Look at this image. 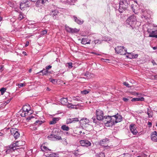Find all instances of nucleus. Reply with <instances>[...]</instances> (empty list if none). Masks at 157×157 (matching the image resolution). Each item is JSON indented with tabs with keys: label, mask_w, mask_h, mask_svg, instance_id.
<instances>
[{
	"label": "nucleus",
	"mask_w": 157,
	"mask_h": 157,
	"mask_svg": "<svg viewBox=\"0 0 157 157\" xmlns=\"http://www.w3.org/2000/svg\"><path fill=\"white\" fill-rule=\"evenodd\" d=\"M122 118V116L117 113L113 116H104L101 120L103 121L105 126L110 127L121 121Z\"/></svg>",
	"instance_id": "nucleus-1"
},
{
	"label": "nucleus",
	"mask_w": 157,
	"mask_h": 157,
	"mask_svg": "<svg viewBox=\"0 0 157 157\" xmlns=\"http://www.w3.org/2000/svg\"><path fill=\"white\" fill-rule=\"evenodd\" d=\"M25 144V142L22 141L16 142L15 143L10 145L9 147H7V149L6 151V152L7 154L17 149L15 148L16 147H19L20 146L24 145Z\"/></svg>",
	"instance_id": "nucleus-2"
},
{
	"label": "nucleus",
	"mask_w": 157,
	"mask_h": 157,
	"mask_svg": "<svg viewBox=\"0 0 157 157\" xmlns=\"http://www.w3.org/2000/svg\"><path fill=\"white\" fill-rule=\"evenodd\" d=\"M128 3L127 0H120L119 11L122 13L128 7Z\"/></svg>",
	"instance_id": "nucleus-3"
},
{
	"label": "nucleus",
	"mask_w": 157,
	"mask_h": 157,
	"mask_svg": "<svg viewBox=\"0 0 157 157\" xmlns=\"http://www.w3.org/2000/svg\"><path fill=\"white\" fill-rule=\"evenodd\" d=\"M136 17L133 15L130 16L126 20V24L132 26L136 24Z\"/></svg>",
	"instance_id": "nucleus-4"
},
{
	"label": "nucleus",
	"mask_w": 157,
	"mask_h": 157,
	"mask_svg": "<svg viewBox=\"0 0 157 157\" xmlns=\"http://www.w3.org/2000/svg\"><path fill=\"white\" fill-rule=\"evenodd\" d=\"M116 52L117 54L124 55L126 53V50L124 47L117 46L115 48Z\"/></svg>",
	"instance_id": "nucleus-5"
},
{
	"label": "nucleus",
	"mask_w": 157,
	"mask_h": 157,
	"mask_svg": "<svg viewBox=\"0 0 157 157\" xmlns=\"http://www.w3.org/2000/svg\"><path fill=\"white\" fill-rule=\"evenodd\" d=\"M109 140L107 138H105L100 142V144L102 146L104 147V148L108 149L110 148V146H108Z\"/></svg>",
	"instance_id": "nucleus-6"
},
{
	"label": "nucleus",
	"mask_w": 157,
	"mask_h": 157,
	"mask_svg": "<svg viewBox=\"0 0 157 157\" xmlns=\"http://www.w3.org/2000/svg\"><path fill=\"white\" fill-rule=\"evenodd\" d=\"M96 113L97 119L98 120H101L104 117L103 112L99 109H98L96 111Z\"/></svg>",
	"instance_id": "nucleus-7"
},
{
	"label": "nucleus",
	"mask_w": 157,
	"mask_h": 157,
	"mask_svg": "<svg viewBox=\"0 0 157 157\" xmlns=\"http://www.w3.org/2000/svg\"><path fill=\"white\" fill-rule=\"evenodd\" d=\"M65 29L67 32L71 33H78L79 31V29L76 28L73 29L66 25L65 26Z\"/></svg>",
	"instance_id": "nucleus-8"
},
{
	"label": "nucleus",
	"mask_w": 157,
	"mask_h": 157,
	"mask_svg": "<svg viewBox=\"0 0 157 157\" xmlns=\"http://www.w3.org/2000/svg\"><path fill=\"white\" fill-rule=\"evenodd\" d=\"M12 135H13L15 139H17L20 136V134L17 129L15 128H12L10 130Z\"/></svg>",
	"instance_id": "nucleus-9"
},
{
	"label": "nucleus",
	"mask_w": 157,
	"mask_h": 157,
	"mask_svg": "<svg viewBox=\"0 0 157 157\" xmlns=\"http://www.w3.org/2000/svg\"><path fill=\"white\" fill-rule=\"evenodd\" d=\"M80 144L82 146L88 147L91 146V143L88 140H81L80 141Z\"/></svg>",
	"instance_id": "nucleus-10"
},
{
	"label": "nucleus",
	"mask_w": 157,
	"mask_h": 157,
	"mask_svg": "<svg viewBox=\"0 0 157 157\" xmlns=\"http://www.w3.org/2000/svg\"><path fill=\"white\" fill-rule=\"evenodd\" d=\"M129 128L131 132L133 135H136L138 132L136 129V126L134 124H131L129 126Z\"/></svg>",
	"instance_id": "nucleus-11"
},
{
	"label": "nucleus",
	"mask_w": 157,
	"mask_h": 157,
	"mask_svg": "<svg viewBox=\"0 0 157 157\" xmlns=\"http://www.w3.org/2000/svg\"><path fill=\"white\" fill-rule=\"evenodd\" d=\"M48 138L50 140H53L54 139H56L57 140H60L62 139L61 137L59 135H51L48 136Z\"/></svg>",
	"instance_id": "nucleus-12"
},
{
	"label": "nucleus",
	"mask_w": 157,
	"mask_h": 157,
	"mask_svg": "<svg viewBox=\"0 0 157 157\" xmlns=\"http://www.w3.org/2000/svg\"><path fill=\"white\" fill-rule=\"evenodd\" d=\"M149 36L157 38V27H155V30L152 31L150 33Z\"/></svg>",
	"instance_id": "nucleus-13"
},
{
	"label": "nucleus",
	"mask_w": 157,
	"mask_h": 157,
	"mask_svg": "<svg viewBox=\"0 0 157 157\" xmlns=\"http://www.w3.org/2000/svg\"><path fill=\"white\" fill-rule=\"evenodd\" d=\"M89 123V120L86 118H83L81 120L80 123L83 126H85Z\"/></svg>",
	"instance_id": "nucleus-14"
},
{
	"label": "nucleus",
	"mask_w": 157,
	"mask_h": 157,
	"mask_svg": "<svg viewBox=\"0 0 157 157\" xmlns=\"http://www.w3.org/2000/svg\"><path fill=\"white\" fill-rule=\"evenodd\" d=\"M81 147H79L77 150L75 152V155L76 156H77L79 155H81L84 153V151H82L81 150Z\"/></svg>",
	"instance_id": "nucleus-15"
},
{
	"label": "nucleus",
	"mask_w": 157,
	"mask_h": 157,
	"mask_svg": "<svg viewBox=\"0 0 157 157\" xmlns=\"http://www.w3.org/2000/svg\"><path fill=\"white\" fill-rule=\"evenodd\" d=\"M151 138L152 140L155 142H157V132L156 131L153 132L151 135Z\"/></svg>",
	"instance_id": "nucleus-16"
},
{
	"label": "nucleus",
	"mask_w": 157,
	"mask_h": 157,
	"mask_svg": "<svg viewBox=\"0 0 157 157\" xmlns=\"http://www.w3.org/2000/svg\"><path fill=\"white\" fill-rule=\"evenodd\" d=\"M41 149L43 151H44L46 153H51L50 152L51 151L50 149H48L47 147L43 145V144L41 146Z\"/></svg>",
	"instance_id": "nucleus-17"
},
{
	"label": "nucleus",
	"mask_w": 157,
	"mask_h": 157,
	"mask_svg": "<svg viewBox=\"0 0 157 157\" xmlns=\"http://www.w3.org/2000/svg\"><path fill=\"white\" fill-rule=\"evenodd\" d=\"M60 118L59 117L53 118L52 120L49 122V124H55L60 120Z\"/></svg>",
	"instance_id": "nucleus-18"
},
{
	"label": "nucleus",
	"mask_w": 157,
	"mask_h": 157,
	"mask_svg": "<svg viewBox=\"0 0 157 157\" xmlns=\"http://www.w3.org/2000/svg\"><path fill=\"white\" fill-rule=\"evenodd\" d=\"M74 21L77 24L81 25L83 24V20L81 21L77 18L75 16H73Z\"/></svg>",
	"instance_id": "nucleus-19"
},
{
	"label": "nucleus",
	"mask_w": 157,
	"mask_h": 157,
	"mask_svg": "<svg viewBox=\"0 0 157 157\" xmlns=\"http://www.w3.org/2000/svg\"><path fill=\"white\" fill-rule=\"evenodd\" d=\"M147 114L148 115L149 117H152L153 115V112L152 110L149 108H147Z\"/></svg>",
	"instance_id": "nucleus-20"
},
{
	"label": "nucleus",
	"mask_w": 157,
	"mask_h": 157,
	"mask_svg": "<svg viewBox=\"0 0 157 157\" xmlns=\"http://www.w3.org/2000/svg\"><path fill=\"white\" fill-rule=\"evenodd\" d=\"M90 40L86 38H83L81 41V43L83 44H90Z\"/></svg>",
	"instance_id": "nucleus-21"
},
{
	"label": "nucleus",
	"mask_w": 157,
	"mask_h": 157,
	"mask_svg": "<svg viewBox=\"0 0 157 157\" xmlns=\"http://www.w3.org/2000/svg\"><path fill=\"white\" fill-rule=\"evenodd\" d=\"M76 0H67L66 1V3L70 5H74Z\"/></svg>",
	"instance_id": "nucleus-22"
},
{
	"label": "nucleus",
	"mask_w": 157,
	"mask_h": 157,
	"mask_svg": "<svg viewBox=\"0 0 157 157\" xmlns=\"http://www.w3.org/2000/svg\"><path fill=\"white\" fill-rule=\"evenodd\" d=\"M144 100V98L142 97L140 98H132L131 101H143Z\"/></svg>",
	"instance_id": "nucleus-23"
},
{
	"label": "nucleus",
	"mask_w": 157,
	"mask_h": 157,
	"mask_svg": "<svg viewBox=\"0 0 157 157\" xmlns=\"http://www.w3.org/2000/svg\"><path fill=\"white\" fill-rule=\"evenodd\" d=\"M43 122L42 121L37 120L35 122V124L36 126V127H38L40 125H41Z\"/></svg>",
	"instance_id": "nucleus-24"
},
{
	"label": "nucleus",
	"mask_w": 157,
	"mask_h": 157,
	"mask_svg": "<svg viewBox=\"0 0 157 157\" xmlns=\"http://www.w3.org/2000/svg\"><path fill=\"white\" fill-rule=\"evenodd\" d=\"M28 5H26L25 3H21L20 4V8L21 10H23L24 8L27 7Z\"/></svg>",
	"instance_id": "nucleus-25"
},
{
	"label": "nucleus",
	"mask_w": 157,
	"mask_h": 157,
	"mask_svg": "<svg viewBox=\"0 0 157 157\" xmlns=\"http://www.w3.org/2000/svg\"><path fill=\"white\" fill-rule=\"evenodd\" d=\"M58 11L57 10H52L50 13V15L52 16H56L58 13Z\"/></svg>",
	"instance_id": "nucleus-26"
},
{
	"label": "nucleus",
	"mask_w": 157,
	"mask_h": 157,
	"mask_svg": "<svg viewBox=\"0 0 157 157\" xmlns=\"http://www.w3.org/2000/svg\"><path fill=\"white\" fill-rule=\"evenodd\" d=\"M61 103L63 105H66L67 102V98H63L61 100Z\"/></svg>",
	"instance_id": "nucleus-27"
},
{
	"label": "nucleus",
	"mask_w": 157,
	"mask_h": 157,
	"mask_svg": "<svg viewBox=\"0 0 157 157\" xmlns=\"http://www.w3.org/2000/svg\"><path fill=\"white\" fill-rule=\"evenodd\" d=\"M61 128L63 130L66 131H68L69 129V127L65 125H63L61 127Z\"/></svg>",
	"instance_id": "nucleus-28"
},
{
	"label": "nucleus",
	"mask_w": 157,
	"mask_h": 157,
	"mask_svg": "<svg viewBox=\"0 0 157 157\" xmlns=\"http://www.w3.org/2000/svg\"><path fill=\"white\" fill-rule=\"evenodd\" d=\"M22 109L24 111L30 110V107L29 105H24Z\"/></svg>",
	"instance_id": "nucleus-29"
},
{
	"label": "nucleus",
	"mask_w": 157,
	"mask_h": 157,
	"mask_svg": "<svg viewBox=\"0 0 157 157\" xmlns=\"http://www.w3.org/2000/svg\"><path fill=\"white\" fill-rule=\"evenodd\" d=\"M36 126V125L35 124V123H34L30 126V129L32 130H36L37 129V128Z\"/></svg>",
	"instance_id": "nucleus-30"
},
{
	"label": "nucleus",
	"mask_w": 157,
	"mask_h": 157,
	"mask_svg": "<svg viewBox=\"0 0 157 157\" xmlns=\"http://www.w3.org/2000/svg\"><path fill=\"white\" fill-rule=\"evenodd\" d=\"M48 156H46V157H59L58 156V154H56L54 153H52L48 155Z\"/></svg>",
	"instance_id": "nucleus-31"
},
{
	"label": "nucleus",
	"mask_w": 157,
	"mask_h": 157,
	"mask_svg": "<svg viewBox=\"0 0 157 157\" xmlns=\"http://www.w3.org/2000/svg\"><path fill=\"white\" fill-rule=\"evenodd\" d=\"M39 73H42V75H46L48 73V71L46 69H44L43 70L41 71Z\"/></svg>",
	"instance_id": "nucleus-32"
},
{
	"label": "nucleus",
	"mask_w": 157,
	"mask_h": 157,
	"mask_svg": "<svg viewBox=\"0 0 157 157\" xmlns=\"http://www.w3.org/2000/svg\"><path fill=\"white\" fill-rule=\"evenodd\" d=\"M126 53L127 54V55L126 56V57L127 58L131 59L133 58V53H128L126 52Z\"/></svg>",
	"instance_id": "nucleus-33"
},
{
	"label": "nucleus",
	"mask_w": 157,
	"mask_h": 157,
	"mask_svg": "<svg viewBox=\"0 0 157 157\" xmlns=\"http://www.w3.org/2000/svg\"><path fill=\"white\" fill-rule=\"evenodd\" d=\"M36 5L37 7H39L40 6H42V4L41 0H37L36 3Z\"/></svg>",
	"instance_id": "nucleus-34"
},
{
	"label": "nucleus",
	"mask_w": 157,
	"mask_h": 157,
	"mask_svg": "<svg viewBox=\"0 0 157 157\" xmlns=\"http://www.w3.org/2000/svg\"><path fill=\"white\" fill-rule=\"evenodd\" d=\"M49 80L54 84H56L57 83V80L56 79L50 78L49 79Z\"/></svg>",
	"instance_id": "nucleus-35"
},
{
	"label": "nucleus",
	"mask_w": 157,
	"mask_h": 157,
	"mask_svg": "<svg viewBox=\"0 0 157 157\" xmlns=\"http://www.w3.org/2000/svg\"><path fill=\"white\" fill-rule=\"evenodd\" d=\"M74 105H73L71 103H69L67 105V107L69 108L77 109L76 107H74Z\"/></svg>",
	"instance_id": "nucleus-36"
},
{
	"label": "nucleus",
	"mask_w": 157,
	"mask_h": 157,
	"mask_svg": "<svg viewBox=\"0 0 157 157\" xmlns=\"http://www.w3.org/2000/svg\"><path fill=\"white\" fill-rule=\"evenodd\" d=\"M24 111L23 110V109H22L20 111V113L21 116L22 117H25V114Z\"/></svg>",
	"instance_id": "nucleus-37"
},
{
	"label": "nucleus",
	"mask_w": 157,
	"mask_h": 157,
	"mask_svg": "<svg viewBox=\"0 0 157 157\" xmlns=\"http://www.w3.org/2000/svg\"><path fill=\"white\" fill-rule=\"evenodd\" d=\"M6 90V89L5 88H2L0 89V91L1 92L2 95H3L4 94Z\"/></svg>",
	"instance_id": "nucleus-38"
},
{
	"label": "nucleus",
	"mask_w": 157,
	"mask_h": 157,
	"mask_svg": "<svg viewBox=\"0 0 157 157\" xmlns=\"http://www.w3.org/2000/svg\"><path fill=\"white\" fill-rule=\"evenodd\" d=\"M72 123V119L69 118L67 119L66 123L67 124Z\"/></svg>",
	"instance_id": "nucleus-39"
},
{
	"label": "nucleus",
	"mask_w": 157,
	"mask_h": 157,
	"mask_svg": "<svg viewBox=\"0 0 157 157\" xmlns=\"http://www.w3.org/2000/svg\"><path fill=\"white\" fill-rule=\"evenodd\" d=\"M72 123H74L79 121V120L77 118H72Z\"/></svg>",
	"instance_id": "nucleus-40"
},
{
	"label": "nucleus",
	"mask_w": 157,
	"mask_h": 157,
	"mask_svg": "<svg viewBox=\"0 0 157 157\" xmlns=\"http://www.w3.org/2000/svg\"><path fill=\"white\" fill-rule=\"evenodd\" d=\"M23 110V111H24V112H25V117L26 116H27L28 115H30L31 113L29 112V110L24 111V110Z\"/></svg>",
	"instance_id": "nucleus-41"
},
{
	"label": "nucleus",
	"mask_w": 157,
	"mask_h": 157,
	"mask_svg": "<svg viewBox=\"0 0 157 157\" xmlns=\"http://www.w3.org/2000/svg\"><path fill=\"white\" fill-rule=\"evenodd\" d=\"M89 92V91L88 90H83V91H81V93L82 94H88Z\"/></svg>",
	"instance_id": "nucleus-42"
},
{
	"label": "nucleus",
	"mask_w": 157,
	"mask_h": 157,
	"mask_svg": "<svg viewBox=\"0 0 157 157\" xmlns=\"http://www.w3.org/2000/svg\"><path fill=\"white\" fill-rule=\"evenodd\" d=\"M18 86L19 88H21V87L25 86V83H19L18 85Z\"/></svg>",
	"instance_id": "nucleus-43"
},
{
	"label": "nucleus",
	"mask_w": 157,
	"mask_h": 157,
	"mask_svg": "<svg viewBox=\"0 0 157 157\" xmlns=\"http://www.w3.org/2000/svg\"><path fill=\"white\" fill-rule=\"evenodd\" d=\"M67 65H66V66H67L68 68H71L72 67V63H69L67 64Z\"/></svg>",
	"instance_id": "nucleus-44"
},
{
	"label": "nucleus",
	"mask_w": 157,
	"mask_h": 157,
	"mask_svg": "<svg viewBox=\"0 0 157 157\" xmlns=\"http://www.w3.org/2000/svg\"><path fill=\"white\" fill-rule=\"evenodd\" d=\"M23 18H24L23 16L21 14V13L19 15V16L18 17V19L19 20H21Z\"/></svg>",
	"instance_id": "nucleus-45"
},
{
	"label": "nucleus",
	"mask_w": 157,
	"mask_h": 157,
	"mask_svg": "<svg viewBox=\"0 0 157 157\" xmlns=\"http://www.w3.org/2000/svg\"><path fill=\"white\" fill-rule=\"evenodd\" d=\"M47 30H45L41 31V34L42 35H44L47 33Z\"/></svg>",
	"instance_id": "nucleus-46"
},
{
	"label": "nucleus",
	"mask_w": 157,
	"mask_h": 157,
	"mask_svg": "<svg viewBox=\"0 0 157 157\" xmlns=\"http://www.w3.org/2000/svg\"><path fill=\"white\" fill-rule=\"evenodd\" d=\"M123 84L124 85V86H125L127 87H130V85L127 82H124L123 83Z\"/></svg>",
	"instance_id": "nucleus-47"
},
{
	"label": "nucleus",
	"mask_w": 157,
	"mask_h": 157,
	"mask_svg": "<svg viewBox=\"0 0 157 157\" xmlns=\"http://www.w3.org/2000/svg\"><path fill=\"white\" fill-rule=\"evenodd\" d=\"M105 156V155L103 152H101V153H100L99 157H104Z\"/></svg>",
	"instance_id": "nucleus-48"
},
{
	"label": "nucleus",
	"mask_w": 157,
	"mask_h": 157,
	"mask_svg": "<svg viewBox=\"0 0 157 157\" xmlns=\"http://www.w3.org/2000/svg\"><path fill=\"white\" fill-rule=\"evenodd\" d=\"M73 100L75 101H81V99L79 98H76L75 97H74L73 98Z\"/></svg>",
	"instance_id": "nucleus-49"
},
{
	"label": "nucleus",
	"mask_w": 157,
	"mask_h": 157,
	"mask_svg": "<svg viewBox=\"0 0 157 157\" xmlns=\"http://www.w3.org/2000/svg\"><path fill=\"white\" fill-rule=\"evenodd\" d=\"M4 66L2 65H0V72H2L4 70Z\"/></svg>",
	"instance_id": "nucleus-50"
},
{
	"label": "nucleus",
	"mask_w": 157,
	"mask_h": 157,
	"mask_svg": "<svg viewBox=\"0 0 157 157\" xmlns=\"http://www.w3.org/2000/svg\"><path fill=\"white\" fill-rule=\"evenodd\" d=\"M48 2V0H41L42 4V5L44 4L45 3H46Z\"/></svg>",
	"instance_id": "nucleus-51"
},
{
	"label": "nucleus",
	"mask_w": 157,
	"mask_h": 157,
	"mask_svg": "<svg viewBox=\"0 0 157 157\" xmlns=\"http://www.w3.org/2000/svg\"><path fill=\"white\" fill-rule=\"evenodd\" d=\"M11 99H12L11 98H10V99H9V100H7L6 101H5V103H4V104L6 105V104H8L10 102L11 100Z\"/></svg>",
	"instance_id": "nucleus-52"
},
{
	"label": "nucleus",
	"mask_w": 157,
	"mask_h": 157,
	"mask_svg": "<svg viewBox=\"0 0 157 157\" xmlns=\"http://www.w3.org/2000/svg\"><path fill=\"white\" fill-rule=\"evenodd\" d=\"M92 120L93 121L94 123H96L97 122V121L95 119V117H93L92 118Z\"/></svg>",
	"instance_id": "nucleus-53"
},
{
	"label": "nucleus",
	"mask_w": 157,
	"mask_h": 157,
	"mask_svg": "<svg viewBox=\"0 0 157 157\" xmlns=\"http://www.w3.org/2000/svg\"><path fill=\"white\" fill-rule=\"evenodd\" d=\"M52 66L51 65H48L46 67V69L48 71V70L52 68Z\"/></svg>",
	"instance_id": "nucleus-54"
},
{
	"label": "nucleus",
	"mask_w": 157,
	"mask_h": 157,
	"mask_svg": "<svg viewBox=\"0 0 157 157\" xmlns=\"http://www.w3.org/2000/svg\"><path fill=\"white\" fill-rule=\"evenodd\" d=\"M129 100V99L127 98H123V100L124 101H125V102H127Z\"/></svg>",
	"instance_id": "nucleus-55"
},
{
	"label": "nucleus",
	"mask_w": 157,
	"mask_h": 157,
	"mask_svg": "<svg viewBox=\"0 0 157 157\" xmlns=\"http://www.w3.org/2000/svg\"><path fill=\"white\" fill-rule=\"evenodd\" d=\"M151 62L152 63L153 65H157V64L155 63V62L154 60H152L151 61Z\"/></svg>",
	"instance_id": "nucleus-56"
},
{
	"label": "nucleus",
	"mask_w": 157,
	"mask_h": 157,
	"mask_svg": "<svg viewBox=\"0 0 157 157\" xmlns=\"http://www.w3.org/2000/svg\"><path fill=\"white\" fill-rule=\"evenodd\" d=\"M100 41V40H94V42L95 44H96L98 43Z\"/></svg>",
	"instance_id": "nucleus-57"
},
{
	"label": "nucleus",
	"mask_w": 157,
	"mask_h": 157,
	"mask_svg": "<svg viewBox=\"0 0 157 157\" xmlns=\"http://www.w3.org/2000/svg\"><path fill=\"white\" fill-rule=\"evenodd\" d=\"M138 56V55L137 54H136L134 55L133 54V58H136Z\"/></svg>",
	"instance_id": "nucleus-58"
},
{
	"label": "nucleus",
	"mask_w": 157,
	"mask_h": 157,
	"mask_svg": "<svg viewBox=\"0 0 157 157\" xmlns=\"http://www.w3.org/2000/svg\"><path fill=\"white\" fill-rule=\"evenodd\" d=\"M92 54H95V55H98V56H100V55H101V54H99V53H97V52H92Z\"/></svg>",
	"instance_id": "nucleus-59"
},
{
	"label": "nucleus",
	"mask_w": 157,
	"mask_h": 157,
	"mask_svg": "<svg viewBox=\"0 0 157 157\" xmlns=\"http://www.w3.org/2000/svg\"><path fill=\"white\" fill-rule=\"evenodd\" d=\"M101 60H102L103 62H106V61L109 60V59H102Z\"/></svg>",
	"instance_id": "nucleus-60"
},
{
	"label": "nucleus",
	"mask_w": 157,
	"mask_h": 157,
	"mask_svg": "<svg viewBox=\"0 0 157 157\" xmlns=\"http://www.w3.org/2000/svg\"><path fill=\"white\" fill-rule=\"evenodd\" d=\"M153 50H155L157 49V46L156 47H152Z\"/></svg>",
	"instance_id": "nucleus-61"
},
{
	"label": "nucleus",
	"mask_w": 157,
	"mask_h": 157,
	"mask_svg": "<svg viewBox=\"0 0 157 157\" xmlns=\"http://www.w3.org/2000/svg\"><path fill=\"white\" fill-rule=\"evenodd\" d=\"M148 125L149 126H151V125H152V123H151V122H148Z\"/></svg>",
	"instance_id": "nucleus-62"
},
{
	"label": "nucleus",
	"mask_w": 157,
	"mask_h": 157,
	"mask_svg": "<svg viewBox=\"0 0 157 157\" xmlns=\"http://www.w3.org/2000/svg\"><path fill=\"white\" fill-rule=\"evenodd\" d=\"M3 134L2 132H0V136H3Z\"/></svg>",
	"instance_id": "nucleus-63"
},
{
	"label": "nucleus",
	"mask_w": 157,
	"mask_h": 157,
	"mask_svg": "<svg viewBox=\"0 0 157 157\" xmlns=\"http://www.w3.org/2000/svg\"><path fill=\"white\" fill-rule=\"evenodd\" d=\"M31 71H32V69H30L29 70V72H30V73L31 72Z\"/></svg>",
	"instance_id": "nucleus-64"
}]
</instances>
